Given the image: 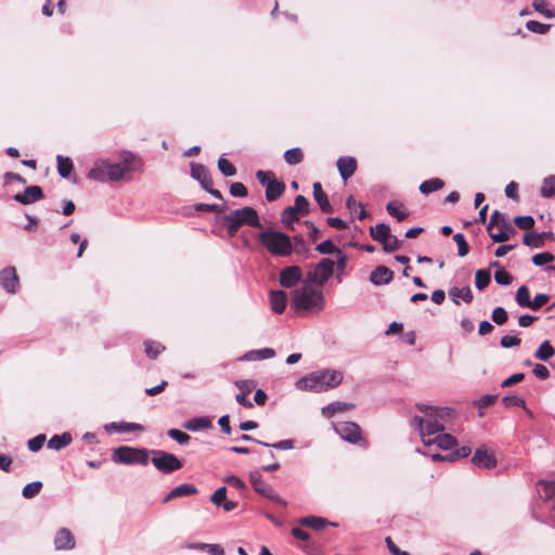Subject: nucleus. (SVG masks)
I'll list each match as a JSON object with an SVG mask.
<instances>
[{
  "label": "nucleus",
  "mask_w": 555,
  "mask_h": 555,
  "mask_svg": "<svg viewBox=\"0 0 555 555\" xmlns=\"http://www.w3.org/2000/svg\"><path fill=\"white\" fill-rule=\"evenodd\" d=\"M151 451L145 448L118 447L113 451L112 460L117 464L146 465L150 461Z\"/></svg>",
  "instance_id": "obj_7"
},
{
  "label": "nucleus",
  "mask_w": 555,
  "mask_h": 555,
  "mask_svg": "<svg viewBox=\"0 0 555 555\" xmlns=\"http://www.w3.org/2000/svg\"><path fill=\"white\" fill-rule=\"evenodd\" d=\"M343 378L340 371L320 370L299 378L295 386L301 391L324 392L340 385Z\"/></svg>",
  "instance_id": "obj_3"
},
{
  "label": "nucleus",
  "mask_w": 555,
  "mask_h": 555,
  "mask_svg": "<svg viewBox=\"0 0 555 555\" xmlns=\"http://www.w3.org/2000/svg\"><path fill=\"white\" fill-rule=\"evenodd\" d=\"M370 234L374 241L383 244V242L390 236L391 232L389 225L378 223L375 227H371Z\"/></svg>",
  "instance_id": "obj_31"
},
{
  "label": "nucleus",
  "mask_w": 555,
  "mask_h": 555,
  "mask_svg": "<svg viewBox=\"0 0 555 555\" xmlns=\"http://www.w3.org/2000/svg\"><path fill=\"white\" fill-rule=\"evenodd\" d=\"M257 442L262 444V446L271 447V448H274V449H279V450H291V449L294 448V442L291 439L281 440V441L275 442V443H266V442H261V441H257Z\"/></svg>",
  "instance_id": "obj_58"
},
{
  "label": "nucleus",
  "mask_w": 555,
  "mask_h": 555,
  "mask_svg": "<svg viewBox=\"0 0 555 555\" xmlns=\"http://www.w3.org/2000/svg\"><path fill=\"white\" fill-rule=\"evenodd\" d=\"M472 462L475 466L481 467V468H493L496 466V460L492 452H490L486 447L478 448L473 457Z\"/></svg>",
  "instance_id": "obj_12"
},
{
  "label": "nucleus",
  "mask_w": 555,
  "mask_h": 555,
  "mask_svg": "<svg viewBox=\"0 0 555 555\" xmlns=\"http://www.w3.org/2000/svg\"><path fill=\"white\" fill-rule=\"evenodd\" d=\"M313 196L323 212L333 211V207L328 202L327 195L322 191V185L320 182L313 183Z\"/></svg>",
  "instance_id": "obj_24"
},
{
  "label": "nucleus",
  "mask_w": 555,
  "mask_h": 555,
  "mask_svg": "<svg viewBox=\"0 0 555 555\" xmlns=\"http://www.w3.org/2000/svg\"><path fill=\"white\" fill-rule=\"evenodd\" d=\"M140 160L130 152H122L118 162L109 159H99L90 169L88 178L100 182H116L125 178L126 175L137 170Z\"/></svg>",
  "instance_id": "obj_2"
},
{
  "label": "nucleus",
  "mask_w": 555,
  "mask_h": 555,
  "mask_svg": "<svg viewBox=\"0 0 555 555\" xmlns=\"http://www.w3.org/2000/svg\"><path fill=\"white\" fill-rule=\"evenodd\" d=\"M144 346L146 356L151 359H155L165 349L160 343L151 340H146Z\"/></svg>",
  "instance_id": "obj_39"
},
{
  "label": "nucleus",
  "mask_w": 555,
  "mask_h": 555,
  "mask_svg": "<svg viewBox=\"0 0 555 555\" xmlns=\"http://www.w3.org/2000/svg\"><path fill=\"white\" fill-rule=\"evenodd\" d=\"M503 227V228H509V225L505 221V217L503 214H501L498 210H494L493 214L490 217V222L487 227L488 231H491L493 227Z\"/></svg>",
  "instance_id": "obj_41"
},
{
  "label": "nucleus",
  "mask_w": 555,
  "mask_h": 555,
  "mask_svg": "<svg viewBox=\"0 0 555 555\" xmlns=\"http://www.w3.org/2000/svg\"><path fill=\"white\" fill-rule=\"evenodd\" d=\"M402 204L399 202H389L386 206L387 212L395 217L398 221H402L408 217V212L401 209Z\"/></svg>",
  "instance_id": "obj_35"
},
{
  "label": "nucleus",
  "mask_w": 555,
  "mask_h": 555,
  "mask_svg": "<svg viewBox=\"0 0 555 555\" xmlns=\"http://www.w3.org/2000/svg\"><path fill=\"white\" fill-rule=\"evenodd\" d=\"M548 3L545 0H535L532 3L533 9L547 18L555 17V8L547 9Z\"/></svg>",
  "instance_id": "obj_38"
},
{
  "label": "nucleus",
  "mask_w": 555,
  "mask_h": 555,
  "mask_svg": "<svg viewBox=\"0 0 555 555\" xmlns=\"http://www.w3.org/2000/svg\"><path fill=\"white\" fill-rule=\"evenodd\" d=\"M281 220L288 229H293V223L298 220V212L289 206L283 210Z\"/></svg>",
  "instance_id": "obj_40"
},
{
  "label": "nucleus",
  "mask_w": 555,
  "mask_h": 555,
  "mask_svg": "<svg viewBox=\"0 0 555 555\" xmlns=\"http://www.w3.org/2000/svg\"><path fill=\"white\" fill-rule=\"evenodd\" d=\"M230 193L235 197H243L247 195L246 186L241 182H234L230 186Z\"/></svg>",
  "instance_id": "obj_63"
},
{
  "label": "nucleus",
  "mask_w": 555,
  "mask_h": 555,
  "mask_svg": "<svg viewBox=\"0 0 555 555\" xmlns=\"http://www.w3.org/2000/svg\"><path fill=\"white\" fill-rule=\"evenodd\" d=\"M554 259H555V257L552 253L544 251V253L535 254L532 257V262L535 266H543V264L552 262Z\"/></svg>",
  "instance_id": "obj_51"
},
{
  "label": "nucleus",
  "mask_w": 555,
  "mask_h": 555,
  "mask_svg": "<svg viewBox=\"0 0 555 555\" xmlns=\"http://www.w3.org/2000/svg\"><path fill=\"white\" fill-rule=\"evenodd\" d=\"M73 441L72 435L69 433H64L62 435H54L48 441V448L52 450H61Z\"/></svg>",
  "instance_id": "obj_30"
},
{
  "label": "nucleus",
  "mask_w": 555,
  "mask_h": 555,
  "mask_svg": "<svg viewBox=\"0 0 555 555\" xmlns=\"http://www.w3.org/2000/svg\"><path fill=\"white\" fill-rule=\"evenodd\" d=\"M302 279V271L298 266H289L280 272V284L283 287L291 288Z\"/></svg>",
  "instance_id": "obj_13"
},
{
  "label": "nucleus",
  "mask_w": 555,
  "mask_h": 555,
  "mask_svg": "<svg viewBox=\"0 0 555 555\" xmlns=\"http://www.w3.org/2000/svg\"><path fill=\"white\" fill-rule=\"evenodd\" d=\"M224 482L240 491H243L246 489L245 482L235 475L227 476L224 478Z\"/></svg>",
  "instance_id": "obj_60"
},
{
  "label": "nucleus",
  "mask_w": 555,
  "mask_h": 555,
  "mask_svg": "<svg viewBox=\"0 0 555 555\" xmlns=\"http://www.w3.org/2000/svg\"><path fill=\"white\" fill-rule=\"evenodd\" d=\"M43 197L42 189L38 185L27 186L23 193H16L14 199L21 204L28 205Z\"/></svg>",
  "instance_id": "obj_15"
},
{
  "label": "nucleus",
  "mask_w": 555,
  "mask_h": 555,
  "mask_svg": "<svg viewBox=\"0 0 555 555\" xmlns=\"http://www.w3.org/2000/svg\"><path fill=\"white\" fill-rule=\"evenodd\" d=\"M453 241L455 242V244L457 246L459 256L465 257L469 251V247L465 240V236L462 233H456L453 235Z\"/></svg>",
  "instance_id": "obj_44"
},
{
  "label": "nucleus",
  "mask_w": 555,
  "mask_h": 555,
  "mask_svg": "<svg viewBox=\"0 0 555 555\" xmlns=\"http://www.w3.org/2000/svg\"><path fill=\"white\" fill-rule=\"evenodd\" d=\"M526 27L529 31L537 34H545L551 28V25L542 24L538 21L531 20L526 23Z\"/></svg>",
  "instance_id": "obj_50"
},
{
  "label": "nucleus",
  "mask_w": 555,
  "mask_h": 555,
  "mask_svg": "<svg viewBox=\"0 0 555 555\" xmlns=\"http://www.w3.org/2000/svg\"><path fill=\"white\" fill-rule=\"evenodd\" d=\"M249 480L257 493L283 506L286 505L285 501L274 492L273 488L263 481L259 472L250 473Z\"/></svg>",
  "instance_id": "obj_10"
},
{
  "label": "nucleus",
  "mask_w": 555,
  "mask_h": 555,
  "mask_svg": "<svg viewBox=\"0 0 555 555\" xmlns=\"http://www.w3.org/2000/svg\"><path fill=\"white\" fill-rule=\"evenodd\" d=\"M57 171L62 178H67L73 170V162L68 157L62 155L56 156Z\"/></svg>",
  "instance_id": "obj_32"
},
{
  "label": "nucleus",
  "mask_w": 555,
  "mask_h": 555,
  "mask_svg": "<svg viewBox=\"0 0 555 555\" xmlns=\"http://www.w3.org/2000/svg\"><path fill=\"white\" fill-rule=\"evenodd\" d=\"M334 429L341 439L350 443H358L361 441V428L353 422H339L335 424Z\"/></svg>",
  "instance_id": "obj_11"
},
{
  "label": "nucleus",
  "mask_w": 555,
  "mask_h": 555,
  "mask_svg": "<svg viewBox=\"0 0 555 555\" xmlns=\"http://www.w3.org/2000/svg\"><path fill=\"white\" fill-rule=\"evenodd\" d=\"M44 441H46V436L38 435L35 438L28 440L27 444H28V448L30 451L37 452L42 448Z\"/></svg>",
  "instance_id": "obj_61"
},
{
  "label": "nucleus",
  "mask_w": 555,
  "mask_h": 555,
  "mask_svg": "<svg viewBox=\"0 0 555 555\" xmlns=\"http://www.w3.org/2000/svg\"><path fill=\"white\" fill-rule=\"evenodd\" d=\"M494 280L500 285H509L512 283L511 274L504 269H500L494 273Z\"/></svg>",
  "instance_id": "obj_59"
},
{
  "label": "nucleus",
  "mask_w": 555,
  "mask_h": 555,
  "mask_svg": "<svg viewBox=\"0 0 555 555\" xmlns=\"http://www.w3.org/2000/svg\"><path fill=\"white\" fill-rule=\"evenodd\" d=\"M152 463L163 474H170L182 467V462L173 454L163 450H151Z\"/></svg>",
  "instance_id": "obj_9"
},
{
  "label": "nucleus",
  "mask_w": 555,
  "mask_h": 555,
  "mask_svg": "<svg viewBox=\"0 0 555 555\" xmlns=\"http://www.w3.org/2000/svg\"><path fill=\"white\" fill-rule=\"evenodd\" d=\"M507 312L502 307H498L492 311V321L498 325H503L507 321Z\"/></svg>",
  "instance_id": "obj_55"
},
{
  "label": "nucleus",
  "mask_w": 555,
  "mask_h": 555,
  "mask_svg": "<svg viewBox=\"0 0 555 555\" xmlns=\"http://www.w3.org/2000/svg\"><path fill=\"white\" fill-rule=\"evenodd\" d=\"M292 207L295 211L301 215H307L309 212V202L304 195H297L294 206Z\"/></svg>",
  "instance_id": "obj_47"
},
{
  "label": "nucleus",
  "mask_w": 555,
  "mask_h": 555,
  "mask_svg": "<svg viewBox=\"0 0 555 555\" xmlns=\"http://www.w3.org/2000/svg\"><path fill=\"white\" fill-rule=\"evenodd\" d=\"M401 243V241L390 234V236L383 242V248L387 253L395 251L400 248Z\"/></svg>",
  "instance_id": "obj_52"
},
{
  "label": "nucleus",
  "mask_w": 555,
  "mask_h": 555,
  "mask_svg": "<svg viewBox=\"0 0 555 555\" xmlns=\"http://www.w3.org/2000/svg\"><path fill=\"white\" fill-rule=\"evenodd\" d=\"M167 434L171 439L176 440L180 444H186L191 440L190 435L176 428L169 429Z\"/></svg>",
  "instance_id": "obj_49"
},
{
  "label": "nucleus",
  "mask_w": 555,
  "mask_h": 555,
  "mask_svg": "<svg viewBox=\"0 0 555 555\" xmlns=\"http://www.w3.org/2000/svg\"><path fill=\"white\" fill-rule=\"evenodd\" d=\"M258 240L275 257H287L293 253L289 236L282 232L266 230L258 234Z\"/></svg>",
  "instance_id": "obj_6"
},
{
  "label": "nucleus",
  "mask_w": 555,
  "mask_h": 555,
  "mask_svg": "<svg viewBox=\"0 0 555 555\" xmlns=\"http://www.w3.org/2000/svg\"><path fill=\"white\" fill-rule=\"evenodd\" d=\"M270 305L271 309L275 313H282L286 308L287 296L283 291H271L270 292Z\"/></svg>",
  "instance_id": "obj_22"
},
{
  "label": "nucleus",
  "mask_w": 555,
  "mask_h": 555,
  "mask_svg": "<svg viewBox=\"0 0 555 555\" xmlns=\"http://www.w3.org/2000/svg\"><path fill=\"white\" fill-rule=\"evenodd\" d=\"M54 545L56 550H70L75 546V540L72 532L66 529H60L54 538Z\"/></svg>",
  "instance_id": "obj_18"
},
{
  "label": "nucleus",
  "mask_w": 555,
  "mask_h": 555,
  "mask_svg": "<svg viewBox=\"0 0 555 555\" xmlns=\"http://www.w3.org/2000/svg\"><path fill=\"white\" fill-rule=\"evenodd\" d=\"M218 168L225 177H232L236 173L235 167L225 158L221 157L218 160Z\"/></svg>",
  "instance_id": "obj_48"
},
{
  "label": "nucleus",
  "mask_w": 555,
  "mask_h": 555,
  "mask_svg": "<svg viewBox=\"0 0 555 555\" xmlns=\"http://www.w3.org/2000/svg\"><path fill=\"white\" fill-rule=\"evenodd\" d=\"M555 194V176H550L544 179L541 188V195L543 197H551Z\"/></svg>",
  "instance_id": "obj_42"
},
{
  "label": "nucleus",
  "mask_w": 555,
  "mask_h": 555,
  "mask_svg": "<svg viewBox=\"0 0 555 555\" xmlns=\"http://www.w3.org/2000/svg\"><path fill=\"white\" fill-rule=\"evenodd\" d=\"M337 168L344 180L349 179L357 169V162L353 157H339Z\"/></svg>",
  "instance_id": "obj_20"
},
{
  "label": "nucleus",
  "mask_w": 555,
  "mask_h": 555,
  "mask_svg": "<svg viewBox=\"0 0 555 555\" xmlns=\"http://www.w3.org/2000/svg\"><path fill=\"white\" fill-rule=\"evenodd\" d=\"M183 427L190 431H197L212 427L211 420L208 416L193 417L183 424Z\"/></svg>",
  "instance_id": "obj_23"
},
{
  "label": "nucleus",
  "mask_w": 555,
  "mask_h": 555,
  "mask_svg": "<svg viewBox=\"0 0 555 555\" xmlns=\"http://www.w3.org/2000/svg\"><path fill=\"white\" fill-rule=\"evenodd\" d=\"M500 344L503 348H512L518 346L520 344V339L516 336L505 335L501 338Z\"/></svg>",
  "instance_id": "obj_64"
},
{
  "label": "nucleus",
  "mask_w": 555,
  "mask_h": 555,
  "mask_svg": "<svg viewBox=\"0 0 555 555\" xmlns=\"http://www.w3.org/2000/svg\"><path fill=\"white\" fill-rule=\"evenodd\" d=\"M516 302L522 308H529L531 304L530 292L526 285H521L515 296Z\"/></svg>",
  "instance_id": "obj_36"
},
{
  "label": "nucleus",
  "mask_w": 555,
  "mask_h": 555,
  "mask_svg": "<svg viewBox=\"0 0 555 555\" xmlns=\"http://www.w3.org/2000/svg\"><path fill=\"white\" fill-rule=\"evenodd\" d=\"M449 296L455 305H460V300L469 304L473 300V293L468 286L466 287H452L449 291Z\"/></svg>",
  "instance_id": "obj_26"
},
{
  "label": "nucleus",
  "mask_w": 555,
  "mask_h": 555,
  "mask_svg": "<svg viewBox=\"0 0 555 555\" xmlns=\"http://www.w3.org/2000/svg\"><path fill=\"white\" fill-rule=\"evenodd\" d=\"M223 223L227 228V232L229 236L233 237L236 235L238 229L248 224L255 228H261V223L259 222V216L257 211L253 207H243L236 210H232L229 214L224 215Z\"/></svg>",
  "instance_id": "obj_5"
},
{
  "label": "nucleus",
  "mask_w": 555,
  "mask_h": 555,
  "mask_svg": "<svg viewBox=\"0 0 555 555\" xmlns=\"http://www.w3.org/2000/svg\"><path fill=\"white\" fill-rule=\"evenodd\" d=\"M106 431H117V433H129V431H143L144 427L138 423H128V422H112L104 426Z\"/></svg>",
  "instance_id": "obj_19"
},
{
  "label": "nucleus",
  "mask_w": 555,
  "mask_h": 555,
  "mask_svg": "<svg viewBox=\"0 0 555 555\" xmlns=\"http://www.w3.org/2000/svg\"><path fill=\"white\" fill-rule=\"evenodd\" d=\"M284 159L288 165L299 164L302 160V152L298 147L287 150Z\"/></svg>",
  "instance_id": "obj_43"
},
{
  "label": "nucleus",
  "mask_w": 555,
  "mask_h": 555,
  "mask_svg": "<svg viewBox=\"0 0 555 555\" xmlns=\"http://www.w3.org/2000/svg\"><path fill=\"white\" fill-rule=\"evenodd\" d=\"M443 185H444V182L441 179L434 178V179H429V180L424 181L420 185V191L423 194H429L431 192H435V191H438V190L442 189Z\"/></svg>",
  "instance_id": "obj_33"
},
{
  "label": "nucleus",
  "mask_w": 555,
  "mask_h": 555,
  "mask_svg": "<svg viewBox=\"0 0 555 555\" xmlns=\"http://www.w3.org/2000/svg\"><path fill=\"white\" fill-rule=\"evenodd\" d=\"M550 300V296L546 294H538L533 300H531L529 309L538 310L543 307Z\"/></svg>",
  "instance_id": "obj_62"
},
{
  "label": "nucleus",
  "mask_w": 555,
  "mask_h": 555,
  "mask_svg": "<svg viewBox=\"0 0 555 555\" xmlns=\"http://www.w3.org/2000/svg\"><path fill=\"white\" fill-rule=\"evenodd\" d=\"M508 231H513L512 227L503 228L500 227L498 232L489 231L490 237L496 243H503L509 240Z\"/></svg>",
  "instance_id": "obj_46"
},
{
  "label": "nucleus",
  "mask_w": 555,
  "mask_h": 555,
  "mask_svg": "<svg viewBox=\"0 0 555 555\" xmlns=\"http://www.w3.org/2000/svg\"><path fill=\"white\" fill-rule=\"evenodd\" d=\"M227 500V488L225 487H220L218 488L214 494L211 495L210 498V501L217 505V506H221V504Z\"/></svg>",
  "instance_id": "obj_57"
},
{
  "label": "nucleus",
  "mask_w": 555,
  "mask_h": 555,
  "mask_svg": "<svg viewBox=\"0 0 555 555\" xmlns=\"http://www.w3.org/2000/svg\"><path fill=\"white\" fill-rule=\"evenodd\" d=\"M315 249L323 255L337 254V250H339L330 240L320 243Z\"/></svg>",
  "instance_id": "obj_53"
},
{
  "label": "nucleus",
  "mask_w": 555,
  "mask_h": 555,
  "mask_svg": "<svg viewBox=\"0 0 555 555\" xmlns=\"http://www.w3.org/2000/svg\"><path fill=\"white\" fill-rule=\"evenodd\" d=\"M490 280H491V275H490V272L487 271V270H482V269H479L476 271L475 273V282H476V287L478 289H483L486 286H488V284L490 283Z\"/></svg>",
  "instance_id": "obj_37"
},
{
  "label": "nucleus",
  "mask_w": 555,
  "mask_h": 555,
  "mask_svg": "<svg viewBox=\"0 0 555 555\" xmlns=\"http://www.w3.org/2000/svg\"><path fill=\"white\" fill-rule=\"evenodd\" d=\"M298 522L301 526H306V527H309L314 530H321L327 525L337 526L336 524L330 522L325 518L318 517V516L302 517L298 520Z\"/></svg>",
  "instance_id": "obj_27"
},
{
  "label": "nucleus",
  "mask_w": 555,
  "mask_h": 555,
  "mask_svg": "<svg viewBox=\"0 0 555 555\" xmlns=\"http://www.w3.org/2000/svg\"><path fill=\"white\" fill-rule=\"evenodd\" d=\"M472 453V449L470 447H462L461 449H457L454 453H451V454H448V455H441L439 453H433L430 454L433 461L435 462H438V461H454L456 459H460V457H466L468 456L469 454Z\"/></svg>",
  "instance_id": "obj_29"
},
{
  "label": "nucleus",
  "mask_w": 555,
  "mask_h": 555,
  "mask_svg": "<svg viewBox=\"0 0 555 555\" xmlns=\"http://www.w3.org/2000/svg\"><path fill=\"white\" fill-rule=\"evenodd\" d=\"M0 285L8 293H16L18 288V278L14 267H8L0 271Z\"/></svg>",
  "instance_id": "obj_14"
},
{
  "label": "nucleus",
  "mask_w": 555,
  "mask_h": 555,
  "mask_svg": "<svg viewBox=\"0 0 555 555\" xmlns=\"http://www.w3.org/2000/svg\"><path fill=\"white\" fill-rule=\"evenodd\" d=\"M539 486L542 487L546 500L555 498V481L541 480L539 481Z\"/></svg>",
  "instance_id": "obj_54"
},
{
  "label": "nucleus",
  "mask_w": 555,
  "mask_h": 555,
  "mask_svg": "<svg viewBox=\"0 0 555 555\" xmlns=\"http://www.w3.org/2000/svg\"><path fill=\"white\" fill-rule=\"evenodd\" d=\"M191 176L193 179L197 180L203 189H208L212 186V179L208 169L202 164H191Z\"/></svg>",
  "instance_id": "obj_16"
},
{
  "label": "nucleus",
  "mask_w": 555,
  "mask_h": 555,
  "mask_svg": "<svg viewBox=\"0 0 555 555\" xmlns=\"http://www.w3.org/2000/svg\"><path fill=\"white\" fill-rule=\"evenodd\" d=\"M285 191V184L279 181L275 177L267 183L266 186V198L269 202L278 199Z\"/></svg>",
  "instance_id": "obj_21"
},
{
  "label": "nucleus",
  "mask_w": 555,
  "mask_h": 555,
  "mask_svg": "<svg viewBox=\"0 0 555 555\" xmlns=\"http://www.w3.org/2000/svg\"><path fill=\"white\" fill-rule=\"evenodd\" d=\"M335 261L330 258H323L310 270L305 280L320 288L330 280L334 273Z\"/></svg>",
  "instance_id": "obj_8"
},
{
  "label": "nucleus",
  "mask_w": 555,
  "mask_h": 555,
  "mask_svg": "<svg viewBox=\"0 0 555 555\" xmlns=\"http://www.w3.org/2000/svg\"><path fill=\"white\" fill-rule=\"evenodd\" d=\"M416 409L418 414L413 416L411 426L417 430L423 444L427 448L452 449L456 444V439L444 433V429L454 417V410L426 404H417Z\"/></svg>",
  "instance_id": "obj_1"
},
{
  "label": "nucleus",
  "mask_w": 555,
  "mask_h": 555,
  "mask_svg": "<svg viewBox=\"0 0 555 555\" xmlns=\"http://www.w3.org/2000/svg\"><path fill=\"white\" fill-rule=\"evenodd\" d=\"M41 488H42L41 481H34V482L27 483L23 488V496L26 499H31L40 492Z\"/></svg>",
  "instance_id": "obj_45"
},
{
  "label": "nucleus",
  "mask_w": 555,
  "mask_h": 555,
  "mask_svg": "<svg viewBox=\"0 0 555 555\" xmlns=\"http://www.w3.org/2000/svg\"><path fill=\"white\" fill-rule=\"evenodd\" d=\"M393 272L386 266L376 267L370 274V282L374 285H386L391 282Z\"/></svg>",
  "instance_id": "obj_17"
},
{
  "label": "nucleus",
  "mask_w": 555,
  "mask_h": 555,
  "mask_svg": "<svg viewBox=\"0 0 555 555\" xmlns=\"http://www.w3.org/2000/svg\"><path fill=\"white\" fill-rule=\"evenodd\" d=\"M514 223L522 230H529L534 225V220L530 216H519L514 219Z\"/></svg>",
  "instance_id": "obj_56"
},
{
  "label": "nucleus",
  "mask_w": 555,
  "mask_h": 555,
  "mask_svg": "<svg viewBox=\"0 0 555 555\" xmlns=\"http://www.w3.org/2000/svg\"><path fill=\"white\" fill-rule=\"evenodd\" d=\"M275 356V351L272 348H262L257 350H250L246 352L241 360L245 361H257V360H264V359H271Z\"/></svg>",
  "instance_id": "obj_28"
},
{
  "label": "nucleus",
  "mask_w": 555,
  "mask_h": 555,
  "mask_svg": "<svg viewBox=\"0 0 555 555\" xmlns=\"http://www.w3.org/2000/svg\"><path fill=\"white\" fill-rule=\"evenodd\" d=\"M197 493V489L191 485H180L176 488H173L163 500L164 503H167L168 501L180 498V496H189L192 494Z\"/></svg>",
  "instance_id": "obj_25"
},
{
  "label": "nucleus",
  "mask_w": 555,
  "mask_h": 555,
  "mask_svg": "<svg viewBox=\"0 0 555 555\" xmlns=\"http://www.w3.org/2000/svg\"><path fill=\"white\" fill-rule=\"evenodd\" d=\"M292 305L297 311L320 312L325 299L322 288L307 282L293 292Z\"/></svg>",
  "instance_id": "obj_4"
},
{
  "label": "nucleus",
  "mask_w": 555,
  "mask_h": 555,
  "mask_svg": "<svg viewBox=\"0 0 555 555\" xmlns=\"http://www.w3.org/2000/svg\"><path fill=\"white\" fill-rule=\"evenodd\" d=\"M555 353V349L552 347L548 340H544L534 352V357L541 361H546Z\"/></svg>",
  "instance_id": "obj_34"
}]
</instances>
